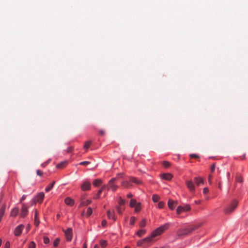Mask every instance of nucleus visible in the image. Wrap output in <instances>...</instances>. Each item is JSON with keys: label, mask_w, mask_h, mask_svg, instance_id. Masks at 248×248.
<instances>
[{"label": "nucleus", "mask_w": 248, "mask_h": 248, "mask_svg": "<svg viewBox=\"0 0 248 248\" xmlns=\"http://www.w3.org/2000/svg\"><path fill=\"white\" fill-rule=\"evenodd\" d=\"M10 246V242L9 241H7L4 245V248H9Z\"/></svg>", "instance_id": "obj_47"}, {"label": "nucleus", "mask_w": 248, "mask_h": 248, "mask_svg": "<svg viewBox=\"0 0 248 248\" xmlns=\"http://www.w3.org/2000/svg\"><path fill=\"white\" fill-rule=\"evenodd\" d=\"M91 188V183L86 181L84 182L81 185V189L82 191H87L89 190Z\"/></svg>", "instance_id": "obj_6"}, {"label": "nucleus", "mask_w": 248, "mask_h": 248, "mask_svg": "<svg viewBox=\"0 0 248 248\" xmlns=\"http://www.w3.org/2000/svg\"><path fill=\"white\" fill-rule=\"evenodd\" d=\"M209 191V190L207 188L205 187V188H204L203 189V193L205 194L206 193H208V192Z\"/></svg>", "instance_id": "obj_50"}, {"label": "nucleus", "mask_w": 248, "mask_h": 248, "mask_svg": "<svg viewBox=\"0 0 248 248\" xmlns=\"http://www.w3.org/2000/svg\"><path fill=\"white\" fill-rule=\"evenodd\" d=\"M23 228L24 226L22 225H20L16 227L14 231L15 235L16 236H19L21 234Z\"/></svg>", "instance_id": "obj_10"}, {"label": "nucleus", "mask_w": 248, "mask_h": 248, "mask_svg": "<svg viewBox=\"0 0 248 248\" xmlns=\"http://www.w3.org/2000/svg\"><path fill=\"white\" fill-rule=\"evenodd\" d=\"M36 245L34 242L31 241L29 245L28 248H35Z\"/></svg>", "instance_id": "obj_36"}, {"label": "nucleus", "mask_w": 248, "mask_h": 248, "mask_svg": "<svg viewBox=\"0 0 248 248\" xmlns=\"http://www.w3.org/2000/svg\"><path fill=\"white\" fill-rule=\"evenodd\" d=\"M37 216H38V213H37V211L36 210L35 211V214H34V223L36 226H37L39 224V221L38 219Z\"/></svg>", "instance_id": "obj_20"}, {"label": "nucleus", "mask_w": 248, "mask_h": 248, "mask_svg": "<svg viewBox=\"0 0 248 248\" xmlns=\"http://www.w3.org/2000/svg\"><path fill=\"white\" fill-rule=\"evenodd\" d=\"M94 248H99V246L98 245H96L94 246Z\"/></svg>", "instance_id": "obj_60"}, {"label": "nucleus", "mask_w": 248, "mask_h": 248, "mask_svg": "<svg viewBox=\"0 0 248 248\" xmlns=\"http://www.w3.org/2000/svg\"><path fill=\"white\" fill-rule=\"evenodd\" d=\"M101 224H102V225L103 226H105L107 224V221H106V220H103V221H102Z\"/></svg>", "instance_id": "obj_52"}, {"label": "nucleus", "mask_w": 248, "mask_h": 248, "mask_svg": "<svg viewBox=\"0 0 248 248\" xmlns=\"http://www.w3.org/2000/svg\"><path fill=\"white\" fill-rule=\"evenodd\" d=\"M90 164V162L89 161H83V162H81L79 163V165H87Z\"/></svg>", "instance_id": "obj_43"}, {"label": "nucleus", "mask_w": 248, "mask_h": 248, "mask_svg": "<svg viewBox=\"0 0 248 248\" xmlns=\"http://www.w3.org/2000/svg\"><path fill=\"white\" fill-rule=\"evenodd\" d=\"M162 165L165 168H168L170 165V163L167 161H164L162 162Z\"/></svg>", "instance_id": "obj_31"}, {"label": "nucleus", "mask_w": 248, "mask_h": 248, "mask_svg": "<svg viewBox=\"0 0 248 248\" xmlns=\"http://www.w3.org/2000/svg\"><path fill=\"white\" fill-rule=\"evenodd\" d=\"M161 177L166 180H170L172 178V175L170 173H164L162 174Z\"/></svg>", "instance_id": "obj_16"}, {"label": "nucleus", "mask_w": 248, "mask_h": 248, "mask_svg": "<svg viewBox=\"0 0 248 248\" xmlns=\"http://www.w3.org/2000/svg\"><path fill=\"white\" fill-rule=\"evenodd\" d=\"M126 196L128 198H130L132 197L133 195L132 194V193H129L128 194H127Z\"/></svg>", "instance_id": "obj_54"}, {"label": "nucleus", "mask_w": 248, "mask_h": 248, "mask_svg": "<svg viewBox=\"0 0 248 248\" xmlns=\"http://www.w3.org/2000/svg\"><path fill=\"white\" fill-rule=\"evenodd\" d=\"M195 202L196 204H199L201 203V201L199 200V201H195Z\"/></svg>", "instance_id": "obj_57"}, {"label": "nucleus", "mask_w": 248, "mask_h": 248, "mask_svg": "<svg viewBox=\"0 0 248 248\" xmlns=\"http://www.w3.org/2000/svg\"><path fill=\"white\" fill-rule=\"evenodd\" d=\"M137 203L138 202H137V201L135 199H131L130 201L129 206L131 207H134L137 204Z\"/></svg>", "instance_id": "obj_27"}, {"label": "nucleus", "mask_w": 248, "mask_h": 248, "mask_svg": "<svg viewBox=\"0 0 248 248\" xmlns=\"http://www.w3.org/2000/svg\"><path fill=\"white\" fill-rule=\"evenodd\" d=\"M194 181L197 186H200L201 185L203 184V179L200 177H195Z\"/></svg>", "instance_id": "obj_13"}, {"label": "nucleus", "mask_w": 248, "mask_h": 248, "mask_svg": "<svg viewBox=\"0 0 248 248\" xmlns=\"http://www.w3.org/2000/svg\"><path fill=\"white\" fill-rule=\"evenodd\" d=\"M143 243H144V241L142 240L141 241H138L137 244L138 246H141L143 244Z\"/></svg>", "instance_id": "obj_45"}, {"label": "nucleus", "mask_w": 248, "mask_h": 248, "mask_svg": "<svg viewBox=\"0 0 248 248\" xmlns=\"http://www.w3.org/2000/svg\"><path fill=\"white\" fill-rule=\"evenodd\" d=\"M215 168H216V164L215 163H214L212 164L211 167V171L212 172H213V171H214L215 170Z\"/></svg>", "instance_id": "obj_44"}, {"label": "nucleus", "mask_w": 248, "mask_h": 248, "mask_svg": "<svg viewBox=\"0 0 248 248\" xmlns=\"http://www.w3.org/2000/svg\"><path fill=\"white\" fill-rule=\"evenodd\" d=\"M55 184V181H53L48 186H47L46 189L45 191L46 192H49L51 190V189L52 188L53 186H54V184Z\"/></svg>", "instance_id": "obj_21"}, {"label": "nucleus", "mask_w": 248, "mask_h": 248, "mask_svg": "<svg viewBox=\"0 0 248 248\" xmlns=\"http://www.w3.org/2000/svg\"><path fill=\"white\" fill-rule=\"evenodd\" d=\"M117 179V178H114L108 181L107 184V189L108 190L110 189L113 192L117 190L118 186L116 183V181Z\"/></svg>", "instance_id": "obj_4"}, {"label": "nucleus", "mask_w": 248, "mask_h": 248, "mask_svg": "<svg viewBox=\"0 0 248 248\" xmlns=\"http://www.w3.org/2000/svg\"><path fill=\"white\" fill-rule=\"evenodd\" d=\"M202 224L200 223L198 224L193 225L188 228H186L184 229H180L177 232V235L179 236H186L190 234L193 231L198 229Z\"/></svg>", "instance_id": "obj_2"}, {"label": "nucleus", "mask_w": 248, "mask_h": 248, "mask_svg": "<svg viewBox=\"0 0 248 248\" xmlns=\"http://www.w3.org/2000/svg\"><path fill=\"white\" fill-rule=\"evenodd\" d=\"M65 235L67 241H71L73 236L72 229L71 228H68L66 230L64 231Z\"/></svg>", "instance_id": "obj_7"}, {"label": "nucleus", "mask_w": 248, "mask_h": 248, "mask_svg": "<svg viewBox=\"0 0 248 248\" xmlns=\"http://www.w3.org/2000/svg\"><path fill=\"white\" fill-rule=\"evenodd\" d=\"M128 179L129 180L130 183H133L138 185L141 184L142 183L140 181L134 177H130Z\"/></svg>", "instance_id": "obj_14"}, {"label": "nucleus", "mask_w": 248, "mask_h": 248, "mask_svg": "<svg viewBox=\"0 0 248 248\" xmlns=\"http://www.w3.org/2000/svg\"><path fill=\"white\" fill-rule=\"evenodd\" d=\"M177 203V202H175L171 199H169L168 202V207L171 210L174 209L175 205H176Z\"/></svg>", "instance_id": "obj_11"}, {"label": "nucleus", "mask_w": 248, "mask_h": 248, "mask_svg": "<svg viewBox=\"0 0 248 248\" xmlns=\"http://www.w3.org/2000/svg\"><path fill=\"white\" fill-rule=\"evenodd\" d=\"M169 226L170 225L169 223H166L157 228L152 232L151 235L150 236L147 237L146 238L143 239V241H144V243L151 242L153 240V238L161 234L166 230L169 228Z\"/></svg>", "instance_id": "obj_1"}, {"label": "nucleus", "mask_w": 248, "mask_h": 248, "mask_svg": "<svg viewBox=\"0 0 248 248\" xmlns=\"http://www.w3.org/2000/svg\"><path fill=\"white\" fill-rule=\"evenodd\" d=\"M159 196L157 195L154 194L152 196V200L154 202H157L159 201Z\"/></svg>", "instance_id": "obj_29"}, {"label": "nucleus", "mask_w": 248, "mask_h": 248, "mask_svg": "<svg viewBox=\"0 0 248 248\" xmlns=\"http://www.w3.org/2000/svg\"><path fill=\"white\" fill-rule=\"evenodd\" d=\"M18 209L17 208L15 207L14 209H13V210L11 211L10 215L11 217H15L18 214Z\"/></svg>", "instance_id": "obj_17"}, {"label": "nucleus", "mask_w": 248, "mask_h": 248, "mask_svg": "<svg viewBox=\"0 0 248 248\" xmlns=\"http://www.w3.org/2000/svg\"><path fill=\"white\" fill-rule=\"evenodd\" d=\"M51 161V159H49L47 161H46V162H45V163H43L42 164V166L43 167H45L46 165H47V164Z\"/></svg>", "instance_id": "obj_49"}, {"label": "nucleus", "mask_w": 248, "mask_h": 248, "mask_svg": "<svg viewBox=\"0 0 248 248\" xmlns=\"http://www.w3.org/2000/svg\"><path fill=\"white\" fill-rule=\"evenodd\" d=\"M102 190H100V189L99 190L96 196L94 198V199H98L100 197V195L101 193H102Z\"/></svg>", "instance_id": "obj_42"}, {"label": "nucleus", "mask_w": 248, "mask_h": 248, "mask_svg": "<svg viewBox=\"0 0 248 248\" xmlns=\"http://www.w3.org/2000/svg\"><path fill=\"white\" fill-rule=\"evenodd\" d=\"M91 203V201L90 200H87L85 201H82L80 204V206H86L90 204Z\"/></svg>", "instance_id": "obj_25"}, {"label": "nucleus", "mask_w": 248, "mask_h": 248, "mask_svg": "<svg viewBox=\"0 0 248 248\" xmlns=\"http://www.w3.org/2000/svg\"><path fill=\"white\" fill-rule=\"evenodd\" d=\"M91 144H92L91 141H86L83 146L84 149H85L87 151L90 147Z\"/></svg>", "instance_id": "obj_28"}, {"label": "nucleus", "mask_w": 248, "mask_h": 248, "mask_svg": "<svg viewBox=\"0 0 248 248\" xmlns=\"http://www.w3.org/2000/svg\"><path fill=\"white\" fill-rule=\"evenodd\" d=\"M60 238H57L54 243H53V246L55 247H56L58 246L59 243H60Z\"/></svg>", "instance_id": "obj_32"}, {"label": "nucleus", "mask_w": 248, "mask_h": 248, "mask_svg": "<svg viewBox=\"0 0 248 248\" xmlns=\"http://www.w3.org/2000/svg\"><path fill=\"white\" fill-rule=\"evenodd\" d=\"M135 211L136 212H139L141 209V204L140 202H138L137 204L134 206Z\"/></svg>", "instance_id": "obj_26"}, {"label": "nucleus", "mask_w": 248, "mask_h": 248, "mask_svg": "<svg viewBox=\"0 0 248 248\" xmlns=\"http://www.w3.org/2000/svg\"><path fill=\"white\" fill-rule=\"evenodd\" d=\"M116 209H117V212L119 214L122 215V212H123V210H124V209H123L122 208H121L120 206H117Z\"/></svg>", "instance_id": "obj_37"}, {"label": "nucleus", "mask_w": 248, "mask_h": 248, "mask_svg": "<svg viewBox=\"0 0 248 248\" xmlns=\"http://www.w3.org/2000/svg\"><path fill=\"white\" fill-rule=\"evenodd\" d=\"M236 181L237 182L242 183L243 182L242 177L239 175L237 176L236 177Z\"/></svg>", "instance_id": "obj_35"}, {"label": "nucleus", "mask_w": 248, "mask_h": 248, "mask_svg": "<svg viewBox=\"0 0 248 248\" xmlns=\"http://www.w3.org/2000/svg\"><path fill=\"white\" fill-rule=\"evenodd\" d=\"M1 243H2V240H1V239H0V246L1 245Z\"/></svg>", "instance_id": "obj_62"}, {"label": "nucleus", "mask_w": 248, "mask_h": 248, "mask_svg": "<svg viewBox=\"0 0 248 248\" xmlns=\"http://www.w3.org/2000/svg\"><path fill=\"white\" fill-rule=\"evenodd\" d=\"M135 220H136V218L135 217H131L130 220V224L131 225H133L135 223Z\"/></svg>", "instance_id": "obj_38"}, {"label": "nucleus", "mask_w": 248, "mask_h": 248, "mask_svg": "<svg viewBox=\"0 0 248 248\" xmlns=\"http://www.w3.org/2000/svg\"><path fill=\"white\" fill-rule=\"evenodd\" d=\"M238 201L234 200L230 204H229L224 210V212L226 214H231L236 208L238 205Z\"/></svg>", "instance_id": "obj_3"}, {"label": "nucleus", "mask_w": 248, "mask_h": 248, "mask_svg": "<svg viewBox=\"0 0 248 248\" xmlns=\"http://www.w3.org/2000/svg\"><path fill=\"white\" fill-rule=\"evenodd\" d=\"M186 185L190 192L193 193L195 192V186L193 182L192 181H187L186 182Z\"/></svg>", "instance_id": "obj_8"}, {"label": "nucleus", "mask_w": 248, "mask_h": 248, "mask_svg": "<svg viewBox=\"0 0 248 248\" xmlns=\"http://www.w3.org/2000/svg\"><path fill=\"white\" fill-rule=\"evenodd\" d=\"M190 210V207L188 204L185 205L184 206H179L176 209V213L178 215L180 214L182 212H186Z\"/></svg>", "instance_id": "obj_5"}, {"label": "nucleus", "mask_w": 248, "mask_h": 248, "mask_svg": "<svg viewBox=\"0 0 248 248\" xmlns=\"http://www.w3.org/2000/svg\"><path fill=\"white\" fill-rule=\"evenodd\" d=\"M119 203L121 205H124L125 203V201L122 199L121 197H120L119 201Z\"/></svg>", "instance_id": "obj_41"}, {"label": "nucleus", "mask_w": 248, "mask_h": 248, "mask_svg": "<svg viewBox=\"0 0 248 248\" xmlns=\"http://www.w3.org/2000/svg\"><path fill=\"white\" fill-rule=\"evenodd\" d=\"M36 173L38 175L41 176L43 175V172L42 171L40 170H37Z\"/></svg>", "instance_id": "obj_46"}, {"label": "nucleus", "mask_w": 248, "mask_h": 248, "mask_svg": "<svg viewBox=\"0 0 248 248\" xmlns=\"http://www.w3.org/2000/svg\"><path fill=\"white\" fill-rule=\"evenodd\" d=\"M164 205V203L163 202H160L158 203V207L160 209H162L163 208Z\"/></svg>", "instance_id": "obj_40"}, {"label": "nucleus", "mask_w": 248, "mask_h": 248, "mask_svg": "<svg viewBox=\"0 0 248 248\" xmlns=\"http://www.w3.org/2000/svg\"><path fill=\"white\" fill-rule=\"evenodd\" d=\"M100 245L102 248H105L107 245V242L105 240H101L100 241Z\"/></svg>", "instance_id": "obj_30"}, {"label": "nucleus", "mask_w": 248, "mask_h": 248, "mask_svg": "<svg viewBox=\"0 0 248 248\" xmlns=\"http://www.w3.org/2000/svg\"><path fill=\"white\" fill-rule=\"evenodd\" d=\"M44 243L46 244H47L49 243V239L47 237H44L43 240Z\"/></svg>", "instance_id": "obj_39"}, {"label": "nucleus", "mask_w": 248, "mask_h": 248, "mask_svg": "<svg viewBox=\"0 0 248 248\" xmlns=\"http://www.w3.org/2000/svg\"><path fill=\"white\" fill-rule=\"evenodd\" d=\"M145 232H146V230H143V229H141V230H139L137 232V235L138 236H139V237H141L142 236L143 234H144L145 233Z\"/></svg>", "instance_id": "obj_24"}, {"label": "nucleus", "mask_w": 248, "mask_h": 248, "mask_svg": "<svg viewBox=\"0 0 248 248\" xmlns=\"http://www.w3.org/2000/svg\"><path fill=\"white\" fill-rule=\"evenodd\" d=\"M44 193L43 192L39 193L37 196V201L39 203H41L44 197Z\"/></svg>", "instance_id": "obj_18"}, {"label": "nucleus", "mask_w": 248, "mask_h": 248, "mask_svg": "<svg viewBox=\"0 0 248 248\" xmlns=\"http://www.w3.org/2000/svg\"><path fill=\"white\" fill-rule=\"evenodd\" d=\"M190 157L191 158H199V156L196 154H191L190 155Z\"/></svg>", "instance_id": "obj_48"}, {"label": "nucleus", "mask_w": 248, "mask_h": 248, "mask_svg": "<svg viewBox=\"0 0 248 248\" xmlns=\"http://www.w3.org/2000/svg\"><path fill=\"white\" fill-rule=\"evenodd\" d=\"M92 209L91 208V207H89L88 208L87 210V212H86V214L88 216H90L92 215Z\"/></svg>", "instance_id": "obj_34"}, {"label": "nucleus", "mask_w": 248, "mask_h": 248, "mask_svg": "<svg viewBox=\"0 0 248 248\" xmlns=\"http://www.w3.org/2000/svg\"><path fill=\"white\" fill-rule=\"evenodd\" d=\"M107 216H108V218H109V219L112 218L114 221H115L116 219V218L114 216V212L111 213L110 210H108L107 211Z\"/></svg>", "instance_id": "obj_19"}, {"label": "nucleus", "mask_w": 248, "mask_h": 248, "mask_svg": "<svg viewBox=\"0 0 248 248\" xmlns=\"http://www.w3.org/2000/svg\"><path fill=\"white\" fill-rule=\"evenodd\" d=\"M106 188H107V185H104L103 186H102V187H101L100 190H102V191H103Z\"/></svg>", "instance_id": "obj_55"}, {"label": "nucleus", "mask_w": 248, "mask_h": 248, "mask_svg": "<svg viewBox=\"0 0 248 248\" xmlns=\"http://www.w3.org/2000/svg\"><path fill=\"white\" fill-rule=\"evenodd\" d=\"M64 202L66 204L69 205V206H72L74 203V200L69 197H67L65 199Z\"/></svg>", "instance_id": "obj_15"}, {"label": "nucleus", "mask_w": 248, "mask_h": 248, "mask_svg": "<svg viewBox=\"0 0 248 248\" xmlns=\"http://www.w3.org/2000/svg\"><path fill=\"white\" fill-rule=\"evenodd\" d=\"M122 186L125 188H129L132 187V185L130 183L129 180H126L123 181L122 183Z\"/></svg>", "instance_id": "obj_12"}, {"label": "nucleus", "mask_w": 248, "mask_h": 248, "mask_svg": "<svg viewBox=\"0 0 248 248\" xmlns=\"http://www.w3.org/2000/svg\"><path fill=\"white\" fill-rule=\"evenodd\" d=\"M27 213H28L27 206H26V204L23 203V204H22V209H21L20 216L22 217H25L26 216V215H27Z\"/></svg>", "instance_id": "obj_9"}, {"label": "nucleus", "mask_w": 248, "mask_h": 248, "mask_svg": "<svg viewBox=\"0 0 248 248\" xmlns=\"http://www.w3.org/2000/svg\"><path fill=\"white\" fill-rule=\"evenodd\" d=\"M26 196L25 195H23L20 199V202H21L23 200L26 199Z\"/></svg>", "instance_id": "obj_51"}, {"label": "nucleus", "mask_w": 248, "mask_h": 248, "mask_svg": "<svg viewBox=\"0 0 248 248\" xmlns=\"http://www.w3.org/2000/svg\"><path fill=\"white\" fill-rule=\"evenodd\" d=\"M57 218H59L60 217V215L59 214H58L57 215Z\"/></svg>", "instance_id": "obj_61"}, {"label": "nucleus", "mask_w": 248, "mask_h": 248, "mask_svg": "<svg viewBox=\"0 0 248 248\" xmlns=\"http://www.w3.org/2000/svg\"><path fill=\"white\" fill-rule=\"evenodd\" d=\"M73 150V148L72 147H69L67 149V152H71Z\"/></svg>", "instance_id": "obj_56"}, {"label": "nucleus", "mask_w": 248, "mask_h": 248, "mask_svg": "<svg viewBox=\"0 0 248 248\" xmlns=\"http://www.w3.org/2000/svg\"><path fill=\"white\" fill-rule=\"evenodd\" d=\"M102 183L100 179H95L93 182V185L95 186H98Z\"/></svg>", "instance_id": "obj_23"}, {"label": "nucleus", "mask_w": 248, "mask_h": 248, "mask_svg": "<svg viewBox=\"0 0 248 248\" xmlns=\"http://www.w3.org/2000/svg\"><path fill=\"white\" fill-rule=\"evenodd\" d=\"M218 187L221 189V185L220 183L218 184Z\"/></svg>", "instance_id": "obj_59"}, {"label": "nucleus", "mask_w": 248, "mask_h": 248, "mask_svg": "<svg viewBox=\"0 0 248 248\" xmlns=\"http://www.w3.org/2000/svg\"><path fill=\"white\" fill-rule=\"evenodd\" d=\"M66 165V162H62L56 165V168L58 169H62L64 168Z\"/></svg>", "instance_id": "obj_22"}, {"label": "nucleus", "mask_w": 248, "mask_h": 248, "mask_svg": "<svg viewBox=\"0 0 248 248\" xmlns=\"http://www.w3.org/2000/svg\"><path fill=\"white\" fill-rule=\"evenodd\" d=\"M145 225H146V220H145V219H143L140 221V228H142V227H145Z\"/></svg>", "instance_id": "obj_33"}, {"label": "nucleus", "mask_w": 248, "mask_h": 248, "mask_svg": "<svg viewBox=\"0 0 248 248\" xmlns=\"http://www.w3.org/2000/svg\"><path fill=\"white\" fill-rule=\"evenodd\" d=\"M105 134V131L103 130H100L99 131V134L101 135H103Z\"/></svg>", "instance_id": "obj_53"}, {"label": "nucleus", "mask_w": 248, "mask_h": 248, "mask_svg": "<svg viewBox=\"0 0 248 248\" xmlns=\"http://www.w3.org/2000/svg\"><path fill=\"white\" fill-rule=\"evenodd\" d=\"M87 244L86 243H84L83 245V248H87Z\"/></svg>", "instance_id": "obj_58"}]
</instances>
